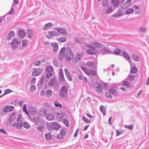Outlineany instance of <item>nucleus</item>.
Segmentation results:
<instances>
[{"label":"nucleus","instance_id":"obj_1","mask_svg":"<svg viewBox=\"0 0 149 149\" xmlns=\"http://www.w3.org/2000/svg\"><path fill=\"white\" fill-rule=\"evenodd\" d=\"M81 68L86 74L88 76H95L97 75V72L96 70H92L87 69L86 68L83 66L81 67Z\"/></svg>","mask_w":149,"mask_h":149},{"label":"nucleus","instance_id":"obj_7","mask_svg":"<svg viewBox=\"0 0 149 149\" xmlns=\"http://www.w3.org/2000/svg\"><path fill=\"white\" fill-rule=\"evenodd\" d=\"M83 56L82 55L80 54H77L75 58L73 59L72 62L74 63H77L78 61H80L82 57Z\"/></svg>","mask_w":149,"mask_h":149},{"label":"nucleus","instance_id":"obj_17","mask_svg":"<svg viewBox=\"0 0 149 149\" xmlns=\"http://www.w3.org/2000/svg\"><path fill=\"white\" fill-rule=\"evenodd\" d=\"M65 115V113H58L56 117L58 120L60 121L64 117Z\"/></svg>","mask_w":149,"mask_h":149},{"label":"nucleus","instance_id":"obj_21","mask_svg":"<svg viewBox=\"0 0 149 149\" xmlns=\"http://www.w3.org/2000/svg\"><path fill=\"white\" fill-rule=\"evenodd\" d=\"M45 125L44 123H41V125H39L38 127V129L40 131H43L45 128Z\"/></svg>","mask_w":149,"mask_h":149},{"label":"nucleus","instance_id":"obj_12","mask_svg":"<svg viewBox=\"0 0 149 149\" xmlns=\"http://www.w3.org/2000/svg\"><path fill=\"white\" fill-rule=\"evenodd\" d=\"M57 30L58 32L61 34L63 35H67V34L66 31L63 28H58L57 29Z\"/></svg>","mask_w":149,"mask_h":149},{"label":"nucleus","instance_id":"obj_46","mask_svg":"<svg viewBox=\"0 0 149 149\" xmlns=\"http://www.w3.org/2000/svg\"><path fill=\"white\" fill-rule=\"evenodd\" d=\"M52 75V74L51 72H47L46 75V77L47 79H49L50 78Z\"/></svg>","mask_w":149,"mask_h":149},{"label":"nucleus","instance_id":"obj_11","mask_svg":"<svg viewBox=\"0 0 149 149\" xmlns=\"http://www.w3.org/2000/svg\"><path fill=\"white\" fill-rule=\"evenodd\" d=\"M59 77L60 81H64L65 79L63 71L62 69H60L59 70Z\"/></svg>","mask_w":149,"mask_h":149},{"label":"nucleus","instance_id":"obj_63","mask_svg":"<svg viewBox=\"0 0 149 149\" xmlns=\"http://www.w3.org/2000/svg\"><path fill=\"white\" fill-rule=\"evenodd\" d=\"M116 136H119L122 134L123 132L121 131H118L116 130Z\"/></svg>","mask_w":149,"mask_h":149},{"label":"nucleus","instance_id":"obj_19","mask_svg":"<svg viewBox=\"0 0 149 149\" xmlns=\"http://www.w3.org/2000/svg\"><path fill=\"white\" fill-rule=\"evenodd\" d=\"M46 118L48 120H52L54 119V117L51 113H48Z\"/></svg>","mask_w":149,"mask_h":149},{"label":"nucleus","instance_id":"obj_47","mask_svg":"<svg viewBox=\"0 0 149 149\" xmlns=\"http://www.w3.org/2000/svg\"><path fill=\"white\" fill-rule=\"evenodd\" d=\"M23 126L25 128L28 129L30 127L29 124L27 122H24L23 124Z\"/></svg>","mask_w":149,"mask_h":149},{"label":"nucleus","instance_id":"obj_2","mask_svg":"<svg viewBox=\"0 0 149 149\" xmlns=\"http://www.w3.org/2000/svg\"><path fill=\"white\" fill-rule=\"evenodd\" d=\"M68 52L67 53V55L65 56V60L68 62H70L72 58H73L74 55L73 52L71 50L70 48L68 47Z\"/></svg>","mask_w":149,"mask_h":149},{"label":"nucleus","instance_id":"obj_55","mask_svg":"<svg viewBox=\"0 0 149 149\" xmlns=\"http://www.w3.org/2000/svg\"><path fill=\"white\" fill-rule=\"evenodd\" d=\"M113 52L115 54L118 55L120 53V51L119 49H115Z\"/></svg>","mask_w":149,"mask_h":149},{"label":"nucleus","instance_id":"obj_30","mask_svg":"<svg viewBox=\"0 0 149 149\" xmlns=\"http://www.w3.org/2000/svg\"><path fill=\"white\" fill-rule=\"evenodd\" d=\"M45 136L46 139L47 140H49L51 139L52 137L51 134L49 133L45 134Z\"/></svg>","mask_w":149,"mask_h":149},{"label":"nucleus","instance_id":"obj_59","mask_svg":"<svg viewBox=\"0 0 149 149\" xmlns=\"http://www.w3.org/2000/svg\"><path fill=\"white\" fill-rule=\"evenodd\" d=\"M11 92V91L10 89L6 90L5 91L4 94H6Z\"/></svg>","mask_w":149,"mask_h":149},{"label":"nucleus","instance_id":"obj_31","mask_svg":"<svg viewBox=\"0 0 149 149\" xmlns=\"http://www.w3.org/2000/svg\"><path fill=\"white\" fill-rule=\"evenodd\" d=\"M33 122L35 123L36 125H37L39 123V118L37 117L34 118L33 119Z\"/></svg>","mask_w":149,"mask_h":149},{"label":"nucleus","instance_id":"obj_26","mask_svg":"<svg viewBox=\"0 0 149 149\" xmlns=\"http://www.w3.org/2000/svg\"><path fill=\"white\" fill-rule=\"evenodd\" d=\"M121 84L122 86H125L127 88H129V83L126 81H123Z\"/></svg>","mask_w":149,"mask_h":149},{"label":"nucleus","instance_id":"obj_15","mask_svg":"<svg viewBox=\"0 0 149 149\" xmlns=\"http://www.w3.org/2000/svg\"><path fill=\"white\" fill-rule=\"evenodd\" d=\"M17 115L15 113H13L10 116V121L11 123H13L16 119Z\"/></svg>","mask_w":149,"mask_h":149},{"label":"nucleus","instance_id":"obj_36","mask_svg":"<svg viewBox=\"0 0 149 149\" xmlns=\"http://www.w3.org/2000/svg\"><path fill=\"white\" fill-rule=\"evenodd\" d=\"M132 58L136 61H139V58L138 56L136 55L135 54H133L132 56Z\"/></svg>","mask_w":149,"mask_h":149},{"label":"nucleus","instance_id":"obj_9","mask_svg":"<svg viewBox=\"0 0 149 149\" xmlns=\"http://www.w3.org/2000/svg\"><path fill=\"white\" fill-rule=\"evenodd\" d=\"M20 43V42L17 39L14 40L12 43L11 45L13 48H15L17 46V45Z\"/></svg>","mask_w":149,"mask_h":149},{"label":"nucleus","instance_id":"obj_25","mask_svg":"<svg viewBox=\"0 0 149 149\" xmlns=\"http://www.w3.org/2000/svg\"><path fill=\"white\" fill-rule=\"evenodd\" d=\"M131 4L126 2L122 6V8L123 9H125L127 8L131 5Z\"/></svg>","mask_w":149,"mask_h":149},{"label":"nucleus","instance_id":"obj_28","mask_svg":"<svg viewBox=\"0 0 149 149\" xmlns=\"http://www.w3.org/2000/svg\"><path fill=\"white\" fill-rule=\"evenodd\" d=\"M57 40L60 42H65L66 41V39L65 37H61L57 39Z\"/></svg>","mask_w":149,"mask_h":149},{"label":"nucleus","instance_id":"obj_13","mask_svg":"<svg viewBox=\"0 0 149 149\" xmlns=\"http://www.w3.org/2000/svg\"><path fill=\"white\" fill-rule=\"evenodd\" d=\"M42 72V70L34 68L33 72L32 73V75L33 76H37L40 74V73H41Z\"/></svg>","mask_w":149,"mask_h":149},{"label":"nucleus","instance_id":"obj_4","mask_svg":"<svg viewBox=\"0 0 149 149\" xmlns=\"http://www.w3.org/2000/svg\"><path fill=\"white\" fill-rule=\"evenodd\" d=\"M22 116L20 114L18 115V117L17 120V123L16 125V127L17 128H20L23 124V121L21 120Z\"/></svg>","mask_w":149,"mask_h":149},{"label":"nucleus","instance_id":"obj_38","mask_svg":"<svg viewBox=\"0 0 149 149\" xmlns=\"http://www.w3.org/2000/svg\"><path fill=\"white\" fill-rule=\"evenodd\" d=\"M29 38H31L33 36V33L31 30L29 29L27 31Z\"/></svg>","mask_w":149,"mask_h":149},{"label":"nucleus","instance_id":"obj_42","mask_svg":"<svg viewBox=\"0 0 149 149\" xmlns=\"http://www.w3.org/2000/svg\"><path fill=\"white\" fill-rule=\"evenodd\" d=\"M8 35L9 36L8 38H9L10 39L13 37L15 35L14 32L12 31H10L9 32Z\"/></svg>","mask_w":149,"mask_h":149},{"label":"nucleus","instance_id":"obj_60","mask_svg":"<svg viewBox=\"0 0 149 149\" xmlns=\"http://www.w3.org/2000/svg\"><path fill=\"white\" fill-rule=\"evenodd\" d=\"M0 132L2 134H7V133L4 130H3V129H0Z\"/></svg>","mask_w":149,"mask_h":149},{"label":"nucleus","instance_id":"obj_40","mask_svg":"<svg viewBox=\"0 0 149 149\" xmlns=\"http://www.w3.org/2000/svg\"><path fill=\"white\" fill-rule=\"evenodd\" d=\"M47 71L48 72H51L53 71L52 68L51 66H48L46 69Z\"/></svg>","mask_w":149,"mask_h":149},{"label":"nucleus","instance_id":"obj_16","mask_svg":"<svg viewBox=\"0 0 149 149\" xmlns=\"http://www.w3.org/2000/svg\"><path fill=\"white\" fill-rule=\"evenodd\" d=\"M52 128L54 130H58L60 128V125L55 122H52L51 123Z\"/></svg>","mask_w":149,"mask_h":149},{"label":"nucleus","instance_id":"obj_23","mask_svg":"<svg viewBox=\"0 0 149 149\" xmlns=\"http://www.w3.org/2000/svg\"><path fill=\"white\" fill-rule=\"evenodd\" d=\"M19 36L20 37L24 38L26 36V33L23 30H20L19 31Z\"/></svg>","mask_w":149,"mask_h":149},{"label":"nucleus","instance_id":"obj_37","mask_svg":"<svg viewBox=\"0 0 149 149\" xmlns=\"http://www.w3.org/2000/svg\"><path fill=\"white\" fill-rule=\"evenodd\" d=\"M82 120L86 123H89L91 122L90 120H89L87 118L84 116H82Z\"/></svg>","mask_w":149,"mask_h":149},{"label":"nucleus","instance_id":"obj_32","mask_svg":"<svg viewBox=\"0 0 149 149\" xmlns=\"http://www.w3.org/2000/svg\"><path fill=\"white\" fill-rule=\"evenodd\" d=\"M55 81L56 79H55L54 78H52L50 81L49 83V86H51L53 85L55 83Z\"/></svg>","mask_w":149,"mask_h":149},{"label":"nucleus","instance_id":"obj_10","mask_svg":"<svg viewBox=\"0 0 149 149\" xmlns=\"http://www.w3.org/2000/svg\"><path fill=\"white\" fill-rule=\"evenodd\" d=\"M47 113V111L45 109L42 108L40 109L39 113L40 115L42 117H44Z\"/></svg>","mask_w":149,"mask_h":149},{"label":"nucleus","instance_id":"obj_62","mask_svg":"<svg viewBox=\"0 0 149 149\" xmlns=\"http://www.w3.org/2000/svg\"><path fill=\"white\" fill-rule=\"evenodd\" d=\"M45 92L44 91L42 90L40 93V95L41 96H43L45 95Z\"/></svg>","mask_w":149,"mask_h":149},{"label":"nucleus","instance_id":"obj_20","mask_svg":"<svg viewBox=\"0 0 149 149\" xmlns=\"http://www.w3.org/2000/svg\"><path fill=\"white\" fill-rule=\"evenodd\" d=\"M86 52L88 54H95V48L93 47L92 48L88 49L86 51Z\"/></svg>","mask_w":149,"mask_h":149},{"label":"nucleus","instance_id":"obj_52","mask_svg":"<svg viewBox=\"0 0 149 149\" xmlns=\"http://www.w3.org/2000/svg\"><path fill=\"white\" fill-rule=\"evenodd\" d=\"M22 46L23 47L26 46L27 44V41L25 40H23L22 41Z\"/></svg>","mask_w":149,"mask_h":149},{"label":"nucleus","instance_id":"obj_5","mask_svg":"<svg viewBox=\"0 0 149 149\" xmlns=\"http://www.w3.org/2000/svg\"><path fill=\"white\" fill-rule=\"evenodd\" d=\"M67 93V89L66 87L63 86L61 88L59 94L61 97H63L66 95Z\"/></svg>","mask_w":149,"mask_h":149},{"label":"nucleus","instance_id":"obj_50","mask_svg":"<svg viewBox=\"0 0 149 149\" xmlns=\"http://www.w3.org/2000/svg\"><path fill=\"white\" fill-rule=\"evenodd\" d=\"M109 91L111 93L113 94H115L116 92V90L113 88L110 89L109 90Z\"/></svg>","mask_w":149,"mask_h":149},{"label":"nucleus","instance_id":"obj_64","mask_svg":"<svg viewBox=\"0 0 149 149\" xmlns=\"http://www.w3.org/2000/svg\"><path fill=\"white\" fill-rule=\"evenodd\" d=\"M106 96L107 97L109 98H111L112 97L111 95L109 93H106Z\"/></svg>","mask_w":149,"mask_h":149},{"label":"nucleus","instance_id":"obj_3","mask_svg":"<svg viewBox=\"0 0 149 149\" xmlns=\"http://www.w3.org/2000/svg\"><path fill=\"white\" fill-rule=\"evenodd\" d=\"M94 87L97 92H100L102 91V87L101 85L98 82H96L94 84Z\"/></svg>","mask_w":149,"mask_h":149},{"label":"nucleus","instance_id":"obj_61","mask_svg":"<svg viewBox=\"0 0 149 149\" xmlns=\"http://www.w3.org/2000/svg\"><path fill=\"white\" fill-rule=\"evenodd\" d=\"M112 10V8L110 7L108 8L107 10V13H110L111 12Z\"/></svg>","mask_w":149,"mask_h":149},{"label":"nucleus","instance_id":"obj_8","mask_svg":"<svg viewBox=\"0 0 149 149\" xmlns=\"http://www.w3.org/2000/svg\"><path fill=\"white\" fill-rule=\"evenodd\" d=\"M14 108L13 106H7L4 108L3 111L5 112H10L13 111Z\"/></svg>","mask_w":149,"mask_h":149},{"label":"nucleus","instance_id":"obj_6","mask_svg":"<svg viewBox=\"0 0 149 149\" xmlns=\"http://www.w3.org/2000/svg\"><path fill=\"white\" fill-rule=\"evenodd\" d=\"M85 65L89 68H95L96 69L97 68V63H94L91 61H87Z\"/></svg>","mask_w":149,"mask_h":149},{"label":"nucleus","instance_id":"obj_41","mask_svg":"<svg viewBox=\"0 0 149 149\" xmlns=\"http://www.w3.org/2000/svg\"><path fill=\"white\" fill-rule=\"evenodd\" d=\"M61 135L64 136L66 134V131L65 129H62L60 133Z\"/></svg>","mask_w":149,"mask_h":149},{"label":"nucleus","instance_id":"obj_58","mask_svg":"<svg viewBox=\"0 0 149 149\" xmlns=\"http://www.w3.org/2000/svg\"><path fill=\"white\" fill-rule=\"evenodd\" d=\"M63 135H61V134H59L57 135V137L59 139H61L63 138Z\"/></svg>","mask_w":149,"mask_h":149},{"label":"nucleus","instance_id":"obj_33","mask_svg":"<svg viewBox=\"0 0 149 149\" xmlns=\"http://www.w3.org/2000/svg\"><path fill=\"white\" fill-rule=\"evenodd\" d=\"M52 94V91L50 89L48 90L46 92V95L47 97H49Z\"/></svg>","mask_w":149,"mask_h":149},{"label":"nucleus","instance_id":"obj_29","mask_svg":"<svg viewBox=\"0 0 149 149\" xmlns=\"http://www.w3.org/2000/svg\"><path fill=\"white\" fill-rule=\"evenodd\" d=\"M100 109L101 111L102 112V113L103 116H104L106 114V109L103 106H101L100 108Z\"/></svg>","mask_w":149,"mask_h":149},{"label":"nucleus","instance_id":"obj_51","mask_svg":"<svg viewBox=\"0 0 149 149\" xmlns=\"http://www.w3.org/2000/svg\"><path fill=\"white\" fill-rule=\"evenodd\" d=\"M134 78V76L132 75H129L128 77V79L130 80H132Z\"/></svg>","mask_w":149,"mask_h":149},{"label":"nucleus","instance_id":"obj_54","mask_svg":"<svg viewBox=\"0 0 149 149\" xmlns=\"http://www.w3.org/2000/svg\"><path fill=\"white\" fill-rule=\"evenodd\" d=\"M102 5L103 6H105L107 5H108L107 0H104L103 2H102Z\"/></svg>","mask_w":149,"mask_h":149},{"label":"nucleus","instance_id":"obj_56","mask_svg":"<svg viewBox=\"0 0 149 149\" xmlns=\"http://www.w3.org/2000/svg\"><path fill=\"white\" fill-rule=\"evenodd\" d=\"M66 76L69 81H71L72 80V78L70 74Z\"/></svg>","mask_w":149,"mask_h":149},{"label":"nucleus","instance_id":"obj_49","mask_svg":"<svg viewBox=\"0 0 149 149\" xmlns=\"http://www.w3.org/2000/svg\"><path fill=\"white\" fill-rule=\"evenodd\" d=\"M94 46L97 48L99 47L101 45V44L99 43L94 42L93 43Z\"/></svg>","mask_w":149,"mask_h":149},{"label":"nucleus","instance_id":"obj_34","mask_svg":"<svg viewBox=\"0 0 149 149\" xmlns=\"http://www.w3.org/2000/svg\"><path fill=\"white\" fill-rule=\"evenodd\" d=\"M123 56L126 58L129 61H130V58L128 55L126 53L123 52Z\"/></svg>","mask_w":149,"mask_h":149},{"label":"nucleus","instance_id":"obj_45","mask_svg":"<svg viewBox=\"0 0 149 149\" xmlns=\"http://www.w3.org/2000/svg\"><path fill=\"white\" fill-rule=\"evenodd\" d=\"M63 123L66 126H68L69 125V124L68 120L66 119H64L63 121Z\"/></svg>","mask_w":149,"mask_h":149},{"label":"nucleus","instance_id":"obj_27","mask_svg":"<svg viewBox=\"0 0 149 149\" xmlns=\"http://www.w3.org/2000/svg\"><path fill=\"white\" fill-rule=\"evenodd\" d=\"M111 3L113 6H117L119 3L118 0H111Z\"/></svg>","mask_w":149,"mask_h":149},{"label":"nucleus","instance_id":"obj_43","mask_svg":"<svg viewBox=\"0 0 149 149\" xmlns=\"http://www.w3.org/2000/svg\"><path fill=\"white\" fill-rule=\"evenodd\" d=\"M133 12V10L132 8H130L125 11V13L126 14H130Z\"/></svg>","mask_w":149,"mask_h":149},{"label":"nucleus","instance_id":"obj_24","mask_svg":"<svg viewBox=\"0 0 149 149\" xmlns=\"http://www.w3.org/2000/svg\"><path fill=\"white\" fill-rule=\"evenodd\" d=\"M52 25L51 23H47L44 27L43 30H46L47 29H49L50 28L52 27Z\"/></svg>","mask_w":149,"mask_h":149},{"label":"nucleus","instance_id":"obj_48","mask_svg":"<svg viewBox=\"0 0 149 149\" xmlns=\"http://www.w3.org/2000/svg\"><path fill=\"white\" fill-rule=\"evenodd\" d=\"M26 105L25 104H24L23 105V110L24 112L26 113V114H28V113L26 109Z\"/></svg>","mask_w":149,"mask_h":149},{"label":"nucleus","instance_id":"obj_14","mask_svg":"<svg viewBox=\"0 0 149 149\" xmlns=\"http://www.w3.org/2000/svg\"><path fill=\"white\" fill-rule=\"evenodd\" d=\"M52 46L54 48L53 49V51L54 53L57 52L58 49V44L56 42L52 43L51 44Z\"/></svg>","mask_w":149,"mask_h":149},{"label":"nucleus","instance_id":"obj_39","mask_svg":"<svg viewBox=\"0 0 149 149\" xmlns=\"http://www.w3.org/2000/svg\"><path fill=\"white\" fill-rule=\"evenodd\" d=\"M54 105L56 107H59L60 108H61L62 107V105L57 101H55L54 102Z\"/></svg>","mask_w":149,"mask_h":149},{"label":"nucleus","instance_id":"obj_22","mask_svg":"<svg viewBox=\"0 0 149 149\" xmlns=\"http://www.w3.org/2000/svg\"><path fill=\"white\" fill-rule=\"evenodd\" d=\"M65 50V47H63L61 49L59 55V57H60V56L61 54L63 56H64V55Z\"/></svg>","mask_w":149,"mask_h":149},{"label":"nucleus","instance_id":"obj_57","mask_svg":"<svg viewBox=\"0 0 149 149\" xmlns=\"http://www.w3.org/2000/svg\"><path fill=\"white\" fill-rule=\"evenodd\" d=\"M36 80V78L35 77H33L31 79V84H34Z\"/></svg>","mask_w":149,"mask_h":149},{"label":"nucleus","instance_id":"obj_53","mask_svg":"<svg viewBox=\"0 0 149 149\" xmlns=\"http://www.w3.org/2000/svg\"><path fill=\"white\" fill-rule=\"evenodd\" d=\"M125 127L126 128L132 130L133 127V125H126Z\"/></svg>","mask_w":149,"mask_h":149},{"label":"nucleus","instance_id":"obj_44","mask_svg":"<svg viewBox=\"0 0 149 149\" xmlns=\"http://www.w3.org/2000/svg\"><path fill=\"white\" fill-rule=\"evenodd\" d=\"M36 87L34 85H32L30 87V90L31 92H33L36 90Z\"/></svg>","mask_w":149,"mask_h":149},{"label":"nucleus","instance_id":"obj_35","mask_svg":"<svg viewBox=\"0 0 149 149\" xmlns=\"http://www.w3.org/2000/svg\"><path fill=\"white\" fill-rule=\"evenodd\" d=\"M137 71V69L135 67V66L133 67L131 69L130 72L131 73L135 74Z\"/></svg>","mask_w":149,"mask_h":149},{"label":"nucleus","instance_id":"obj_18","mask_svg":"<svg viewBox=\"0 0 149 149\" xmlns=\"http://www.w3.org/2000/svg\"><path fill=\"white\" fill-rule=\"evenodd\" d=\"M49 35L47 36V37L49 38H50L54 36H57V33L54 31H50L49 32Z\"/></svg>","mask_w":149,"mask_h":149}]
</instances>
